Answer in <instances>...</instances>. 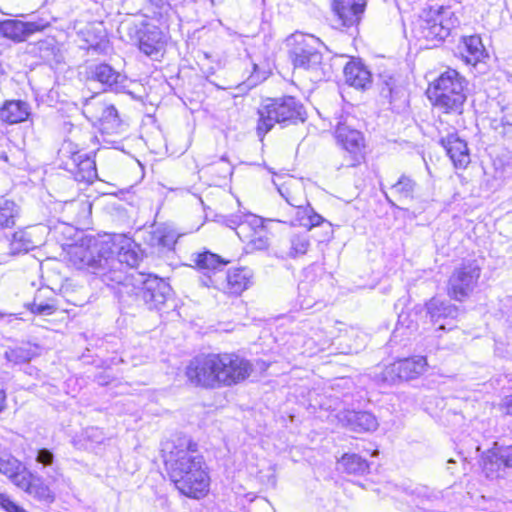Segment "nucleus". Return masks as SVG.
Returning <instances> with one entry per match:
<instances>
[{"instance_id":"obj_2","label":"nucleus","mask_w":512,"mask_h":512,"mask_svg":"<svg viewBox=\"0 0 512 512\" xmlns=\"http://www.w3.org/2000/svg\"><path fill=\"white\" fill-rule=\"evenodd\" d=\"M165 465L171 481L187 497L200 499L209 491L210 478L197 444L188 437H179L163 448Z\"/></svg>"},{"instance_id":"obj_28","label":"nucleus","mask_w":512,"mask_h":512,"mask_svg":"<svg viewBox=\"0 0 512 512\" xmlns=\"http://www.w3.org/2000/svg\"><path fill=\"white\" fill-rule=\"evenodd\" d=\"M295 209V220L292 222L293 225H299L311 229L315 226L322 224L325 219L317 214L313 208L309 205L307 200L300 202Z\"/></svg>"},{"instance_id":"obj_53","label":"nucleus","mask_w":512,"mask_h":512,"mask_svg":"<svg viewBox=\"0 0 512 512\" xmlns=\"http://www.w3.org/2000/svg\"><path fill=\"white\" fill-rule=\"evenodd\" d=\"M0 157H1V159H3L4 161H8V156H7L5 153L1 154V155H0Z\"/></svg>"},{"instance_id":"obj_10","label":"nucleus","mask_w":512,"mask_h":512,"mask_svg":"<svg viewBox=\"0 0 512 512\" xmlns=\"http://www.w3.org/2000/svg\"><path fill=\"white\" fill-rule=\"evenodd\" d=\"M351 120L349 116H342L337 121L335 138L338 145L349 154L348 165L356 166L364 160L365 140L363 134L352 127Z\"/></svg>"},{"instance_id":"obj_11","label":"nucleus","mask_w":512,"mask_h":512,"mask_svg":"<svg viewBox=\"0 0 512 512\" xmlns=\"http://www.w3.org/2000/svg\"><path fill=\"white\" fill-rule=\"evenodd\" d=\"M70 145L64 144L59 150L64 169L69 171L78 182L93 183L97 178L95 161L87 154L71 151Z\"/></svg>"},{"instance_id":"obj_14","label":"nucleus","mask_w":512,"mask_h":512,"mask_svg":"<svg viewBox=\"0 0 512 512\" xmlns=\"http://www.w3.org/2000/svg\"><path fill=\"white\" fill-rule=\"evenodd\" d=\"M483 471L488 478H498L506 468H512V446L494 444L482 458Z\"/></svg>"},{"instance_id":"obj_32","label":"nucleus","mask_w":512,"mask_h":512,"mask_svg":"<svg viewBox=\"0 0 512 512\" xmlns=\"http://www.w3.org/2000/svg\"><path fill=\"white\" fill-rule=\"evenodd\" d=\"M202 171L212 177V181L217 184L221 180H225L233 173V167L230 162L221 157L217 161L202 168Z\"/></svg>"},{"instance_id":"obj_16","label":"nucleus","mask_w":512,"mask_h":512,"mask_svg":"<svg viewBox=\"0 0 512 512\" xmlns=\"http://www.w3.org/2000/svg\"><path fill=\"white\" fill-rule=\"evenodd\" d=\"M265 219L259 216H249L248 224H243L242 230H247L246 235L240 238L247 242L250 250H265L269 247V232L264 223Z\"/></svg>"},{"instance_id":"obj_48","label":"nucleus","mask_w":512,"mask_h":512,"mask_svg":"<svg viewBox=\"0 0 512 512\" xmlns=\"http://www.w3.org/2000/svg\"><path fill=\"white\" fill-rule=\"evenodd\" d=\"M88 438H90L93 442L101 443L104 439L103 433L98 428H91L87 431Z\"/></svg>"},{"instance_id":"obj_29","label":"nucleus","mask_w":512,"mask_h":512,"mask_svg":"<svg viewBox=\"0 0 512 512\" xmlns=\"http://www.w3.org/2000/svg\"><path fill=\"white\" fill-rule=\"evenodd\" d=\"M380 85L381 95L388 99L390 104H395L401 100H403V103L405 102V88L394 76L382 74L380 76Z\"/></svg>"},{"instance_id":"obj_22","label":"nucleus","mask_w":512,"mask_h":512,"mask_svg":"<svg viewBox=\"0 0 512 512\" xmlns=\"http://www.w3.org/2000/svg\"><path fill=\"white\" fill-rule=\"evenodd\" d=\"M29 115V104L21 100H8L0 107V119L8 124L23 122Z\"/></svg>"},{"instance_id":"obj_47","label":"nucleus","mask_w":512,"mask_h":512,"mask_svg":"<svg viewBox=\"0 0 512 512\" xmlns=\"http://www.w3.org/2000/svg\"><path fill=\"white\" fill-rule=\"evenodd\" d=\"M38 49L40 52V57L44 60H50L51 56L54 55V45L50 41L39 42Z\"/></svg>"},{"instance_id":"obj_17","label":"nucleus","mask_w":512,"mask_h":512,"mask_svg":"<svg viewBox=\"0 0 512 512\" xmlns=\"http://www.w3.org/2000/svg\"><path fill=\"white\" fill-rule=\"evenodd\" d=\"M440 144L445 149L455 168L465 169L469 165L471 159L467 143L456 133L442 137Z\"/></svg>"},{"instance_id":"obj_41","label":"nucleus","mask_w":512,"mask_h":512,"mask_svg":"<svg viewBox=\"0 0 512 512\" xmlns=\"http://www.w3.org/2000/svg\"><path fill=\"white\" fill-rule=\"evenodd\" d=\"M34 356V352L25 347H16L13 349H8L5 352V358L7 361L13 364H23L30 361Z\"/></svg>"},{"instance_id":"obj_4","label":"nucleus","mask_w":512,"mask_h":512,"mask_svg":"<svg viewBox=\"0 0 512 512\" xmlns=\"http://www.w3.org/2000/svg\"><path fill=\"white\" fill-rule=\"evenodd\" d=\"M467 81L457 70L448 68L442 72L427 90L433 106L446 114H462Z\"/></svg>"},{"instance_id":"obj_39","label":"nucleus","mask_w":512,"mask_h":512,"mask_svg":"<svg viewBox=\"0 0 512 512\" xmlns=\"http://www.w3.org/2000/svg\"><path fill=\"white\" fill-rule=\"evenodd\" d=\"M195 263L202 270L212 271H216L227 264L220 256L209 251L197 254Z\"/></svg>"},{"instance_id":"obj_20","label":"nucleus","mask_w":512,"mask_h":512,"mask_svg":"<svg viewBox=\"0 0 512 512\" xmlns=\"http://www.w3.org/2000/svg\"><path fill=\"white\" fill-rule=\"evenodd\" d=\"M41 29L42 27L35 22H23L15 19L0 23V33L17 42L24 41L29 35Z\"/></svg>"},{"instance_id":"obj_35","label":"nucleus","mask_w":512,"mask_h":512,"mask_svg":"<svg viewBox=\"0 0 512 512\" xmlns=\"http://www.w3.org/2000/svg\"><path fill=\"white\" fill-rule=\"evenodd\" d=\"M18 215V205L12 200L0 197V229L14 226Z\"/></svg>"},{"instance_id":"obj_43","label":"nucleus","mask_w":512,"mask_h":512,"mask_svg":"<svg viewBox=\"0 0 512 512\" xmlns=\"http://www.w3.org/2000/svg\"><path fill=\"white\" fill-rule=\"evenodd\" d=\"M101 125L104 126L105 129L114 128L119 125L118 112L113 105H106L103 111V117L99 120H96Z\"/></svg>"},{"instance_id":"obj_23","label":"nucleus","mask_w":512,"mask_h":512,"mask_svg":"<svg viewBox=\"0 0 512 512\" xmlns=\"http://www.w3.org/2000/svg\"><path fill=\"white\" fill-rule=\"evenodd\" d=\"M343 421L355 432L374 431L378 427L376 417L366 411H347L343 416Z\"/></svg>"},{"instance_id":"obj_45","label":"nucleus","mask_w":512,"mask_h":512,"mask_svg":"<svg viewBox=\"0 0 512 512\" xmlns=\"http://www.w3.org/2000/svg\"><path fill=\"white\" fill-rule=\"evenodd\" d=\"M30 310L32 313L39 315H51L56 310L55 306L50 303H42L37 302V298L34 299L33 303L30 305Z\"/></svg>"},{"instance_id":"obj_3","label":"nucleus","mask_w":512,"mask_h":512,"mask_svg":"<svg viewBox=\"0 0 512 512\" xmlns=\"http://www.w3.org/2000/svg\"><path fill=\"white\" fill-rule=\"evenodd\" d=\"M252 371V364L236 354H208L191 360L186 376L194 386L215 389L241 383Z\"/></svg>"},{"instance_id":"obj_52","label":"nucleus","mask_w":512,"mask_h":512,"mask_svg":"<svg viewBox=\"0 0 512 512\" xmlns=\"http://www.w3.org/2000/svg\"><path fill=\"white\" fill-rule=\"evenodd\" d=\"M149 2L158 8H163L167 5V0H149Z\"/></svg>"},{"instance_id":"obj_15","label":"nucleus","mask_w":512,"mask_h":512,"mask_svg":"<svg viewBox=\"0 0 512 512\" xmlns=\"http://www.w3.org/2000/svg\"><path fill=\"white\" fill-rule=\"evenodd\" d=\"M88 74L90 79L98 81L111 91L122 92L127 87V77L106 63L90 66Z\"/></svg>"},{"instance_id":"obj_36","label":"nucleus","mask_w":512,"mask_h":512,"mask_svg":"<svg viewBox=\"0 0 512 512\" xmlns=\"http://www.w3.org/2000/svg\"><path fill=\"white\" fill-rule=\"evenodd\" d=\"M288 245L286 255L290 258H296L307 253L310 247V238L306 232L293 233L288 239Z\"/></svg>"},{"instance_id":"obj_25","label":"nucleus","mask_w":512,"mask_h":512,"mask_svg":"<svg viewBox=\"0 0 512 512\" xmlns=\"http://www.w3.org/2000/svg\"><path fill=\"white\" fill-rule=\"evenodd\" d=\"M178 239L177 232L168 225H159L150 233L149 244L159 251L173 250Z\"/></svg>"},{"instance_id":"obj_27","label":"nucleus","mask_w":512,"mask_h":512,"mask_svg":"<svg viewBox=\"0 0 512 512\" xmlns=\"http://www.w3.org/2000/svg\"><path fill=\"white\" fill-rule=\"evenodd\" d=\"M462 42L461 54L467 64L475 65L487 55L480 36L463 37Z\"/></svg>"},{"instance_id":"obj_1","label":"nucleus","mask_w":512,"mask_h":512,"mask_svg":"<svg viewBox=\"0 0 512 512\" xmlns=\"http://www.w3.org/2000/svg\"><path fill=\"white\" fill-rule=\"evenodd\" d=\"M70 263L77 269H86L98 275L107 285L116 284V289L127 282L134 273L128 275L120 269L123 264L134 267L138 264V254L129 248H120L111 240H94L88 246L74 245L68 251Z\"/></svg>"},{"instance_id":"obj_40","label":"nucleus","mask_w":512,"mask_h":512,"mask_svg":"<svg viewBox=\"0 0 512 512\" xmlns=\"http://www.w3.org/2000/svg\"><path fill=\"white\" fill-rule=\"evenodd\" d=\"M416 182L406 175H402L398 181L391 185V191L402 199H411L415 191Z\"/></svg>"},{"instance_id":"obj_6","label":"nucleus","mask_w":512,"mask_h":512,"mask_svg":"<svg viewBox=\"0 0 512 512\" xmlns=\"http://www.w3.org/2000/svg\"><path fill=\"white\" fill-rule=\"evenodd\" d=\"M258 114L257 133L262 136L268 133L276 123L288 126L306 120L304 106L292 96L268 99L260 106Z\"/></svg>"},{"instance_id":"obj_42","label":"nucleus","mask_w":512,"mask_h":512,"mask_svg":"<svg viewBox=\"0 0 512 512\" xmlns=\"http://www.w3.org/2000/svg\"><path fill=\"white\" fill-rule=\"evenodd\" d=\"M249 216L256 215L251 213L231 215L226 218L225 224L229 228L234 229L239 238H242L247 232V230H242V226L243 224H248Z\"/></svg>"},{"instance_id":"obj_9","label":"nucleus","mask_w":512,"mask_h":512,"mask_svg":"<svg viewBox=\"0 0 512 512\" xmlns=\"http://www.w3.org/2000/svg\"><path fill=\"white\" fill-rule=\"evenodd\" d=\"M458 24V18L449 7H430L423 13L421 34L427 40L443 41Z\"/></svg>"},{"instance_id":"obj_49","label":"nucleus","mask_w":512,"mask_h":512,"mask_svg":"<svg viewBox=\"0 0 512 512\" xmlns=\"http://www.w3.org/2000/svg\"><path fill=\"white\" fill-rule=\"evenodd\" d=\"M502 407L506 414L512 415V394L503 399Z\"/></svg>"},{"instance_id":"obj_33","label":"nucleus","mask_w":512,"mask_h":512,"mask_svg":"<svg viewBox=\"0 0 512 512\" xmlns=\"http://www.w3.org/2000/svg\"><path fill=\"white\" fill-rule=\"evenodd\" d=\"M279 194L292 206H298L300 202H305V198L301 196L302 185L296 180L290 179L284 184L277 187Z\"/></svg>"},{"instance_id":"obj_19","label":"nucleus","mask_w":512,"mask_h":512,"mask_svg":"<svg viewBox=\"0 0 512 512\" xmlns=\"http://www.w3.org/2000/svg\"><path fill=\"white\" fill-rule=\"evenodd\" d=\"M138 43L139 49L152 59L157 60L163 55L165 42L162 33L155 27L142 31L138 36Z\"/></svg>"},{"instance_id":"obj_37","label":"nucleus","mask_w":512,"mask_h":512,"mask_svg":"<svg viewBox=\"0 0 512 512\" xmlns=\"http://www.w3.org/2000/svg\"><path fill=\"white\" fill-rule=\"evenodd\" d=\"M36 462L42 465V468H50L53 473L47 471V479L49 484H52L58 480V477L61 476L60 472L56 467H54V454L47 448H42L37 450Z\"/></svg>"},{"instance_id":"obj_26","label":"nucleus","mask_w":512,"mask_h":512,"mask_svg":"<svg viewBox=\"0 0 512 512\" xmlns=\"http://www.w3.org/2000/svg\"><path fill=\"white\" fill-rule=\"evenodd\" d=\"M251 272L247 268H235L229 270L226 275L224 291L229 294L239 295L250 284Z\"/></svg>"},{"instance_id":"obj_50","label":"nucleus","mask_w":512,"mask_h":512,"mask_svg":"<svg viewBox=\"0 0 512 512\" xmlns=\"http://www.w3.org/2000/svg\"><path fill=\"white\" fill-rule=\"evenodd\" d=\"M416 494L417 497L419 498H423V497H426L428 498L429 495H428V489L426 487H417L414 491H413V494Z\"/></svg>"},{"instance_id":"obj_12","label":"nucleus","mask_w":512,"mask_h":512,"mask_svg":"<svg viewBox=\"0 0 512 512\" xmlns=\"http://www.w3.org/2000/svg\"><path fill=\"white\" fill-rule=\"evenodd\" d=\"M367 0H334L333 26L337 29L356 28L365 11Z\"/></svg>"},{"instance_id":"obj_7","label":"nucleus","mask_w":512,"mask_h":512,"mask_svg":"<svg viewBox=\"0 0 512 512\" xmlns=\"http://www.w3.org/2000/svg\"><path fill=\"white\" fill-rule=\"evenodd\" d=\"M482 268L476 259H464L451 272L447 283V294L462 302L469 298L478 286Z\"/></svg>"},{"instance_id":"obj_54","label":"nucleus","mask_w":512,"mask_h":512,"mask_svg":"<svg viewBox=\"0 0 512 512\" xmlns=\"http://www.w3.org/2000/svg\"><path fill=\"white\" fill-rule=\"evenodd\" d=\"M386 199L388 200V202H389V203H391L392 205H394V204H393V202L389 199V196H388L387 194H386Z\"/></svg>"},{"instance_id":"obj_13","label":"nucleus","mask_w":512,"mask_h":512,"mask_svg":"<svg viewBox=\"0 0 512 512\" xmlns=\"http://www.w3.org/2000/svg\"><path fill=\"white\" fill-rule=\"evenodd\" d=\"M426 312L430 321L438 325V330H452L455 321L461 314V310L454 304L432 298L426 303Z\"/></svg>"},{"instance_id":"obj_21","label":"nucleus","mask_w":512,"mask_h":512,"mask_svg":"<svg viewBox=\"0 0 512 512\" xmlns=\"http://www.w3.org/2000/svg\"><path fill=\"white\" fill-rule=\"evenodd\" d=\"M343 73L345 82L356 89H366L372 82L370 71L360 61H349Z\"/></svg>"},{"instance_id":"obj_46","label":"nucleus","mask_w":512,"mask_h":512,"mask_svg":"<svg viewBox=\"0 0 512 512\" xmlns=\"http://www.w3.org/2000/svg\"><path fill=\"white\" fill-rule=\"evenodd\" d=\"M0 508L6 512H27L23 507L13 502L6 494L0 493Z\"/></svg>"},{"instance_id":"obj_5","label":"nucleus","mask_w":512,"mask_h":512,"mask_svg":"<svg viewBox=\"0 0 512 512\" xmlns=\"http://www.w3.org/2000/svg\"><path fill=\"white\" fill-rule=\"evenodd\" d=\"M127 280L115 292L119 299L124 302L130 297L141 299L151 310L160 309L171 292L170 285L155 275L135 271Z\"/></svg>"},{"instance_id":"obj_34","label":"nucleus","mask_w":512,"mask_h":512,"mask_svg":"<svg viewBox=\"0 0 512 512\" xmlns=\"http://www.w3.org/2000/svg\"><path fill=\"white\" fill-rule=\"evenodd\" d=\"M340 466L349 474L363 475L369 470L368 462L357 454L346 453L339 461Z\"/></svg>"},{"instance_id":"obj_18","label":"nucleus","mask_w":512,"mask_h":512,"mask_svg":"<svg viewBox=\"0 0 512 512\" xmlns=\"http://www.w3.org/2000/svg\"><path fill=\"white\" fill-rule=\"evenodd\" d=\"M21 479L18 488L24 490L33 498L46 503H52L55 500L54 492L48 484L44 483L41 476L28 472L26 477Z\"/></svg>"},{"instance_id":"obj_8","label":"nucleus","mask_w":512,"mask_h":512,"mask_svg":"<svg viewBox=\"0 0 512 512\" xmlns=\"http://www.w3.org/2000/svg\"><path fill=\"white\" fill-rule=\"evenodd\" d=\"M288 44L292 46L291 57L294 66L317 72L322 64V54L318 51L321 41L313 35L300 32L292 34L288 38Z\"/></svg>"},{"instance_id":"obj_44","label":"nucleus","mask_w":512,"mask_h":512,"mask_svg":"<svg viewBox=\"0 0 512 512\" xmlns=\"http://www.w3.org/2000/svg\"><path fill=\"white\" fill-rule=\"evenodd\" d=\"M398 361L386 366L381 372V379L383 382L388 384H393L398 380H402L400 378V370H398Z\"/></svg>"},{"instance_id":"obj_38","label":"nucleus","mask_w":512,"mask_h":512,"mask_svg":"<svg viewBox=\"0 0 512 512\" xmlns=\"http://www.w3.org/2000/svg\"><path fill=\"white\" fill-rule=\"evenodd\" d=\"M106 105L107 104L102 101L98 95H94L85 100L83 104V114L90 121L96 122V120L103 117V111Z\"/></svg>"},{"instance_id":"obj_24","label":"nucleus","mask_w":512,"mask_h":512,"mask_svg":"<svg viewBox=\"0 0 512 512\" xmlns=\"http://www.w3.org/2000/svg\"><path fill=\"white\" fill-rule=\"evenodd\" d=\"M28 472L17 458L8 453H0V473L8 477L14 485L19 487L21 478H25Z\"/></svg>"},{"instance_id":"obj_51","label":"nucleus","mask_w":512,"mask_h":512,"mask_svg":"<svg viewBox=\"0 0 512 512\" xmlns=\"http://www.w3.org/2000/svg\"><path fill=\"white\" fill-rule=\"evenodd\" d=\"M5 402H6V394L3 390H0V413L5 408Z\"/></svg>"},{"instance_id":"obj_30","label":"nucleus","mask_w":512,"mask_h":512,"mask_svg":"<svg viewBox=\"0 0 512 512\" xmlns=\"http://www.w3.org/2000/svg\"><path fill=\"white\" fill-rule=\"evenodd\" d=\"M426 366V358L423 356H417L398 360L397 368L400 370V378L408 381L415 379L424 373Z\"/></svg>"},{"instance_id":"obj_31","label":"nucleus","mask_w":512,"mask_h":512,"mask_svg":"<svg viewBox=\"0 0 512 512\" xmlns=\"http://www.w3.org/2000/svg\"><path fill=\"white\" fill-rule=\"evenodd\" d=\"M37 246V243L32 238V233L29 230H18L13 233L9 243V253L11 255H19L27 253Z\"/></svg>"}]
</instances>
